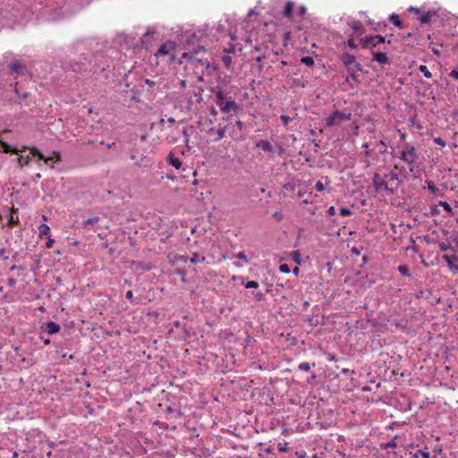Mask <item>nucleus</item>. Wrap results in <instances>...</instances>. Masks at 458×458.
Returning <instances> with one entry per match:
<instances>
[{"instance_id": "obj_48", "label": "nucleus", "mask_w": 458, "mask_h": 458, "mask_svg": "<svg viewBox=\"0 0 458 458\" xmlns=\"http://www.w3.org/2000/svg\"><path fill=\"white\" fill-rule=\"evenodd\" d=\"M350 72V77L352 81H354L357 84L360 83V81L358 79V74L356 73V72L354 71V69L352 68V71L349 72Z\"/></svg>"}, {"instance_id": "obj_32", "label": "nucleus", "mask_w": 458, "mask_h": 458, "mask_svg": "<svg viewBox=\"0 0 458 458\" xmlns=\"http://www.w3.org/2000/svg\"><path fill=\"white\" fill-rule=\"evenodd\" d=\"M205 259H206L205 257L199 258V255L198 253H194L193 256L191 258V263L196 264L199 262H203V261H205Z\"/></svg>"}, {"instance_id": "obj_3", "label": "nucleus", "mask_w": 458, "mask_h": 458, "mask_svg": "<svg viewBox=\"0 0 458 458\" xmlns=\"http://www.w3.org/2000/svg\"><path fill=\"white\" fill-rule=\"evenodd\" d=\"M352 118V114L350 112H341L339 110H335L332 113L331 115L326 118V125L331 127L335 124H340L344 121H349Z\"/></svg>"}, {"instance_id": "obj_46", "label": "nucleus", "mask_w": 458, "mask_h": 458, "mask_svg": "<svg viewBox=\"0 0 458 458\" xmlns=\"http://www.w3.org/2000/svg\"><path fill=\"white\" fill-rule=\"evenodd\" d=\"M352 67H353L355 72L359 71V72H361L362 73H367L368 72L367 71H363L362 65L360 63L356 62V61H355V64H352Z\"/></svg>"}, {"instance_id": "obj_63", "label": "nucleus", "mask_w": 458, "mask_h": 458, "mask_svg": "<svg viewBox=\"0 0 458 458\" xmlns=\"http://www.w3.org/2000/svg\"><path fill=\"white\" fill-rule=\"evenodd\" d=\"M225 52L230 54L235 52V47L232 44L229 45L228 47L225 48Z\"/></svg>"}, {"instance_id": "obj_36", "label": "nucleus", "mask_w": 458, "mask_h": 458, "mask_svg": "<svg viewBox=\"0 0 458 458\" xmlns=\"http://www.w3.org/2000/svg\"><path fill=\"white\" fill-rule=\"evenodd\" d=\"M439 205L450 215H454L452 207L446 201H439Z\"/></svg>"}, {"instance_id": "obj_51", "label": "nucleus", "mask_w": 458, "mask_h": 458, "mask_svg": "<svg viewBox=\"0 0 458 458\" xmlns=\"http://www.w3.org/2000/svg\"><path fill=\"white\" fill-rule=\"evenodd\" d=\"M235 258L244 260L246 263L249 262V259L246 258L244 252L241 251L235 255Z\"/></svg>"}, {"instance_id": "obj_4", "label": "nucleus", "mask_w": 458, "mask_h": 458, "mask_svg": "<svg viewBox=\"0 0 458 458\" xmlns=\"http://www.w3.org/2000/svg\"><path fill=\"white\" fill-rule=\"evenodd\" d=\"M8 67V74L12 76H15V78L18 75L25 74L27 72V67L24 64H22L20 60L12 58L9 64H7Z\"/></svg>"}, {"instance_id": "obj_27", "label": "nucleus", "mask_w": 458, "mask_h": 458, "mask_svg": "<svg viewBox=\"0 0 458 458\" xmlns=\"http://www.w3.org/2000/svg\"><path fill=\"white\" fill-rule=\"evenodd\" d=\"M98 221H99L98 216H94V217L89 218L83 222V227L87 228L89 225H93L97 224Z\"/></svg>"}, {"instance_id": "obj_21", "label": "nucleus", "mask_w": 458, "mask_h": 458, "mask_svg": "<svg viewBox=\"0 0 458 458\" xmlns=\"http://www.w3.org/2000/svg\"><path fill=\"white\" fill-rule=\"evenodd\" d=\"M443 259L447 263L448 267L454 273L458 271V265L454 261L449 260L447 256H443Z\"/></svg>"}, {"instance_id": "obj_12", "label": "nucleus", "mask_w": 458, "mask_h": 458, "mask_svg": "<svg viewBox=\"0 0 458 458\" xmlns=\"http://www.w3.org/2000/svg\"><path fill=\"white\" fill-rule=\"evenodd\" d=\"M372 61H376L380 64H386L389 63V59L386 56V54L384 52H373Z\"/></svg>"}, {"instance_id": "obj_60", "label": "nucleus", "mask_w": 458, "mask_h": 458, "mask_svg": "<svg viewBox=\"0 0 458 458\" xmlns=\"http://www.w3.org/2000/svg\"><path fill=\"white\" fill-rule=\"evenodd\" d=\"M16 284V280L13 277L7 279V285L10 287H14Z\"/></svg>"}, {"instance_id": "obj_16", "label": "nucleus", "mask_w": 458, "mask_h": 458, "mask_svg": "<svg viewBox=\"0 0 458 458\" xmlns=\"http://www.w3.org/2000/svg\"><path fill=\"white\" fill-rule=\"evenodd\" d=\"M257 148H262L266 152H271L273 150V146L267 140H261L256 143Z\"/></svg>"}, {"instance_id": "obj_15", "label": "nucleus", "mask_w": 458, "mask_h": 458, "mask_svg": "<svg viewBox=\"0 0 458 458\" xmlns=\"http://www.w3.org/2000/svg\"><path fill=\"white\" fill-rule=\"evenodd\" d=\"M167 160L168 163L176 169H180L182 165L181 160L178 157H174L172 152L169 153Z\"/></svg>"}, {"instance_id": "obj_22", "label": "nucleus", "mask_w": 458, "mask_h": 458, "mask_svg": "<svg viewBox=\"0 0 458 458\" xmlns=\"http://www.w3.org/2000/svg\"><path fill=\"white\" fill-rule=\"evenodd\" d=\"M17 210H18L17 208L16 209H14V208L13 209L12 214L10 216V218L8 219V222H7V225L9 226H13V225H17L19 223L18 216H16L14 217V214L17 213Z\"/></svg>"}, {"instance_id": "obj_14", "label": "nucleus", "mask_w": 458, "mask_h": 458, "mask_svg": "<svg viewBox=\"0 0 458 458\" xmlns=\"http://www.w3.org/2000/svg\"><path fill=\"white\" fill-rule=\"evenodd\" d=\"M293 9H294V3L292 1H287L285 4L284 9L283 11L284 16L288 19H292L293 14Z\"/></svg>"}, {"instance_id": "obj_7", "label": "nucleus", "mask_w": 458, "mask_h": 458, "mask_svg": "<svg viewBox=\"0 0 458 458\" xmlns=\"http://www.w3.org/2000/svg\"><path fill=\"white\" fill-rule=\"evenodd\" d=\"M340 60L346 67L348 72L352 71V64H355L356 61V57L353 55H351L349 53H344L343 55H341Z\"/></svg>"}, {"instance_id": "obj_38", "label": "nucleus", "mask_w": 458, "mask_h": 458, "mask_svg": "<svg viewBox=\"0 0 458 458\" xmlns=\"http://www.w3.org/2000/svg\"><path fill=\"white\" fill-rule=\"evenodd\" d=\"M444 256H447L449 260H452L454 262L458 261V253L455 250V249H454L453 253H447V254H445Z\"/></svg>"}, {"instance_id": "obj_62", "label": "nucleus", "mask_w": 458, "mask_h": 458, "mask_svg": "<svg viewBox=\"0 0 458 458\" xmlns=\"http://www.w3.org/2000/svg\"><path fill=\"white\" fill-rule=\"evenodd\" d=\"M125 297L126 299H128L131 302H133L134 301V299H133V293L131 291H128L126 293H125Z\"/></svg>"}, {"instance_id": "obj_8", "label": "nucleus", "mask_w": 458, "mask_h": 458, "mask_svg": "<svg viewBox=\"0 0 458 458\" xmlns=\"http://www.w3.org/2000/svg\"><path fill=\"white\" fill-rule=\"evenodd\" d=\"M31 154L33 155V157H38V159L40 160H44L46 165H49L51 168H54V165H50V163H48L49 161H52L55 157V156L57 157V159H59V155L55 152L53 153V156L51 157H46L38 148H33L31 149Z\"/></svg>"}, {"instance_id": "obj_2", "label": "nucleus", "mask_w": 458, "mask_h": 458, "mask_svg": "<svg viewBox=\"0 0 458 458\" xmlns=\"http://www.w3.org/2000/svg\"><path fill=\"white\" fill-rule=\"evenodd\" d=\"M216 104L225 114L237 113L239 106L232 97H227L221 89L216 91Z\"/></svg>"}, {"instance_id": "obj_37", "label": "nucleus", "mask_w": 458, "mask_h": 458, "mask_svg": "<svg viewBox=\"0 0 458 458\" xmlns=\"http://www.w3.org/2000/svg\"><path fill=\"white\" fill-rule=\"evenodd\" d=\"M225 130H226L225 127L219 128L216 131V138L214 140L217 141V140H221L222 138H224L225 135Z\"/></svg>"}, {"instance_id": "obj_35", "label": "nucleus", "mask_w": 458, "mask_h": 458, "mask_svg": "<svg viewBox=\"0 0 458 458\" xmlns=\"http://www.w3.org/2000/svg\"><path fill=\"white\" fill-rule=\"evenodd\" d=\"M242 280V284H244V286L246 288H258L259 287V283L256 282V281H247L246 283L243 282V278L242 277L241 278Z\"/></svg>"}, {"instance_id": "obj_17", "label": "nucleus", "mask_w": 458, "mask_h": 458, "mask_svg": "<svg viewBox=\"0 0 458 458\" xmlns=\"http://www.w3.org/2000/svg\"><path fill=\"white\" fill-rule=\"evenodd\" d=\"M0 145L2 147V150L1 151L4 152V153H14V154H17L18 151H19L16 148L12 147L11 145H9L5 141L0 140Z\"/></svg>"}, {"instance_id": "obj_54", "label": "nucleus", "mask_w": 458, "mask_h": 458, "mask_svg": "<svg viewBox=\"0 0 458 458\" xmlns=\"http://www.w3.org/2000/svg\"><path fill=\"white\" fill-rule=\"evenodd\" d=\"M287 445H288V443L287 442H284V443H279L278 444V449L279 451L281 452H286L288 450L287 448Z\"/></svg>"}, {"instance_id": "obj_10", "label": "nucleus", "mask_w": 458, "mask_h": 458, "mask_svg": "<svg viewBox=\"0 0 458 458\" xmlns=\"http://www.w3.org/2000/svg\"><path fill=\"white\" fill-rule=\"evenodd\" d=\"M156 33H157V31L154 28H148L146 33L142 36V38L140 40V46L142 48L148 50V38L152 37Z\"/></svg>"}, {"instance_id": "obj_34", "label": "nucleus", "mask_w": 458, "mask_h": 458, "mask_svg": "<svg viewBox=\"0 0 458 458\" xmlns=\"http://www.w3.org/2000/svg\"><path fill=\"white\" fill-rule=\"evenodd\" d=\"M222 61L225 64V66L227 68V69H230L231 68V64H232V57L228 55H223L222 57Z\"/></svg>"}, {"instance_id": "obj_5", "label": "nucleus", "mask_w": 458, "mask_h": 458, "mask_svg": "<svg viewBox=\"0 0 458 458\" xmlns=\"http://www.w3.org/2000/svg\"><path fill=\"white\" fill-rule=\"evenodd\" d=\"M372 183L376 191H386L390 193L394 192V189L389 187L388 183L381 177L378 173H375L372 178Z\"/></svg>"}, {"instance_id": "obj_40", "label": "nucleus", "mask_w": 458, "mask_h": 458, "mask_svg": "<svg viewBox=\"0 0 458 458\" xmlns=\"http://www.w3.org/2000/svg\"><path fill=\"white\" fill-rule=\"evenodd\" d=\"M278 269H279V271H280L281 273H284V274H288V273H290V271H291V270H290V267H289V265H288V264H285V263L281 264V265L279 266V268H278Z\"/></svg>"}, {"instance_id": "obj_20", "label": "nucleus", "mask_w": 458, "mask_h": 458, "mask_svg": "<svg viewBox=\"0 0 458 458\" xmlns=\"http://www.w3.org/2000/svg\"><path fill=\"white\" fill-rule=\"evenodd\" d=\"M389 21L395 26V27H398V28H402L403 27V22L402 21L400 20L399 16L395 13H393L389 16Z\"/></svg>"}, {"instance_id": "obj_47", "label": "nucleus", "mask_w": 458, "mask_h": 458, "mask_svg": "<svg viewBox=\"0 0 458 458\" xmlns=\"http://www.w3.org/2000/svg\"><path fill=\"white\" fill-rule=\"evenodd\" d=\"M293 260L296 264L298 265H301V254L299 253V251H294L293 253Z\"/></svg>"}, {"instance_id": "obj_43", "label": "nucleus", "mask_w": 458, "mask_h": 458, "mask_svg": "<svg viewBox=\"0 0 458 458\" xmlns=\"http://www.w3.org/2000/svg\"><path fill=\"white\" fill-rule=\"evenodd\" d=\"M395 438H396V437L394 439H392L391 441H389L386 444H385L384 445V448L385 449L395 448L397 446V444L395 442Z\"/></svg>"}, {"instance_id": "obj_23", "label": "nucleus", "mask_w": 458, "mask_h": 458, "mask_svg": "<svg viewBox=\"0 0 458 458\" xmlns=\"http://www.w3.org/2000/svg\"><path fill=\"white\" fill-rule=\"evenodd\" d=\"M17 85H18V82L15 81L14 82V91H15V94L21 99H25L29 97V92L27 91H21L20 89L17 88Z\"/></svg>"}, {"instance_id": "obj_31", "label": "nucleus", "mask_w": 458, "mask_h": 458, "mask_svg": "<svg viewBox=\"0 0 458 458\" xmlns=\"http://www.w3.org/2000/svg\"><path fill=\"white\" fill-rule=\"evenodd\" d=\"M419 70L423 73V75L426 78H428V79L431 78L432 74L428 71V67L426 65H424V64L420 65Z\"/></svg>"}, {"instance_id": "obj_28", "label": "nucleus", "mask_w": 458, "mask_h": 458, "mask_svg": "<svg viewBox=\"0 0 458 458\" xmlns=\"http://www.w3.org/2000/svg\"><path fill=\"white\" fill-rule=\"evenodd\" d=\"M301 62L310 67L314 64V59L312 56H303L301 58Z\"/></svg>"}, {"instance_id": "obj_44", "label": "nucleus", "mask_w": 458, "mask_h": 458, "mask_svg": "<svg viewBox=\"0 0 458 458\" xmlns=\"http://www.w3.org/2000/svg\"><path fill=\"white\" fill-rule=\"evenodd\" d=\"M428 189L434 194H436L437 191H438V188L431 181L428 182Z\"/></svg>"}, {"instance_id": "obj_61", "label": "nucleus", "mask_w": 458, "mask_h": 458, "mask_svg": "<svg viewBox=\"0 0 458 458\" xmlns=\"http://www.w3.org/2000/svg\"><path fill=\"white\" fill-rule=\"evenodd\" d=\"M55 240L51 238L50 235L47 236V242H46L47 248H51L53 246Z\"/></svg>"}, {"instance_id": "obj_49", "label": "nucleus", "mask_w": 458, "mask_h": 458, "mask_svg": "<svg viewBox=\"0 0 458 458\" xmlns=\"http://www.w3.org/2000/svg\"><path fill=\"white\" fill-rule=\"evenodd\" d=\"M254 297H255L256 301H261L265 298V293L259 291V292L254 293Z\"/></svg>"}, {"instance_id": "obj_45", "label": "nucleus", "mask_w": 458, "mask_h": 458, "mask_svg": "<svg viewBox=\"0 0 458 458\" xmlns=\"http://www.w3.org/2000/svg\"><path fill=\"white\" fill-rule=\"evenodd\" d=\"M298 369L303 371H309L310 369V364L309 362H301L299 364Z\"/></svg>"}, {"instance_id": "obj_18", "label": "nucleus", "mask_w": 458, "mask_h": 458, "mask_svg": "<svg viewBox=\"0 0 458 458\" xmlns=\"http://www.w3.org/2000/svg\"><path fill=\"white\" fill-rule=\"evenodd\" d=\"M351 27L359 36L362 35L364 32L363 25L360 21H353L351 23Z\"/></svg>"}, {"instance_id": "obj_52", "label": "nucleus", "mask_w": 458, "mask_h": 458, "mask_svg": "<svg viewBox=\"0 0 458 458\" xmlns=\"http://www.w3.org/2000/svg\"><path fill=\"white\" fill-rule=\"evenodd\" d=\"M347 45L352 49H357L358 47L357 44L354 42V39L352 38L348 39Z\"/></svg>"}, {"instance_id": "obj_30", "label": "nucleus", "mask_w": 458, "mask_h": 458, "mask_svg": "<svg viewBox=\"0 0 458 458\" xmlns=\"http://www.w3.org/2000/svg\"><path fill=\"white\" fill-rule=\"evenodd\" d=\"M438 247L440 249L441 251H448V250H454V247L451 246L449 243H445V242H439L438 243Z\"/></svg>"}, {"instance_id": "obj_13", "label": "nucleus", "mask_w": 458, "mask_h": 458, "mask_svg": "<svg viewBox=\"0 0 458 458\" xmlns=\"http://www.w3.org/2000/svg\"><path fill=\"white\" fill-rule=\"evenodd\" d=\"M403 148L406 150L407 155H408L409 158L411 159V163L413 164L418 158L416 148L409 143H406L403 146Z\"/></svg>"}, {"instance_id": "obj_6", "label": "nucleus", "mask_w": 458, "mask_h": 458, "mask_svg": "<svg viewBox=\"0 0 458 458\" xmlns=\"http://www.w3.org/2000/svg\"><path fill=\"white\" fill-rule=\"evenodd\" d=\"M360 42L362 44V46H361L362 48H367L369 47V45L372 47H375L378 44L385 43L386 38L381 35L368 36L364 38H361Z\"/></svg>"}, {"instance_id": "obj_64", "label": "nucleus", "mask_w": 458, "mask_h": 458, "mask_svg": "<svg viewBox=\"0 0 458 458\" xmlns=\"http://www.w3.org/2000/svg\"><path fill=\"white\" fill-rule=\"evenodd\" d=\"M295 455L298 458H305L306 457V453L304 451H296L295 452Z\"/></svg>"}, {"instance_id": "obj_9", "label": "nucleus", "mask_w": 458, "mask_h": 458, "mask_svg": "<svg viewBox=\"0 0 458 458\" xmlns=\"http://www.w3.org/2000/svg\"><path fill=\"white\" fill-rule=\"evenodd\" d=\"M175 49L174 42L173 41H167L160 46L158 50L156 52V55H168L170 51Z\"/></svg>"}, {"instance_id": "obj_57", "label": "nucleus", "mask_w": 458, "mask_h": 458, "mask_svg": "<svg viewBox=\"0 0 458 458\" xmlns=\"http://www.w3.org/2000/svg\"><path fill=\"white\" fill-rule=\"evenodd\" d=\"M430 214L432 216L439 214V209L437 208V206L433 205V206L430 207Z\"/></svg>"}, {"instance_id": "obj_50", "label": "nucleus", "mask_w": 458, "mask_h": 458, "mask_svg": "<svg viewBox=\"0 0 458 458\" xmlns=\"http://www.w3.org/2000/svg\"><path fill=\"white\" fill-rule=\"evenodd\" d=\"M386 177H389L390 180L397 181L399 179L398 174L394 171H391Z\"/></svg>"}, {"instance_id": "obj_25", "label": "nucleus", "mask_w": 458, "mask_h": 458, "mask_svg": "<svg viewBox=\"0 0 458 458\" xmlns=\"http://www.w3.org/2000/svg\"><path fill=\"white\" fill-rule=\"evenodd\" d=\"M433 13L431 12H428L427 13L422 14L419 20L422 24H427L431 21Z\"/></svg>"}, {"instance_id": "obj_55", "label": "nucleus", "mask_w": 458, "mask_h": 458, "mask_svg": "<svg viewBox=\"0 0 458 458\" xmlns=\"http://www.w3.org/2000/svg\"><path fill=\"white\" fill-rule=\"evenodd\" d=\"M434 142L437 145H440L442 147H445V141L440 138V137H437V138H435L434 139Z\"/></svg>"}, {"instance_id": "obj_58", "label": "nucleus", "mask_w": 458, "mask_h": 458, "mask_svg": "<svg viewBox=\"0 0 458 458\" xmlns=\"http://www.w3.org/2000/svg\"><path fill=\"white\" fill-rule=\"evenodd\" d=\"M144 83L148 85L149 88H153L157 84L154 81H151L149 79H145Z\"/></svg>"}, {"instance_id": "obj_53", "label": "nucleus", "mask_w": 458, "mask_h": 458, "mask_svg": "<svg viewBox=\"0 0 458 458\" xmlns=\"http://www.w3.org/2000/svg\"><path fill=\"white\" fill-rule=\"evenodd\" d=\"M281 121L283 122L284 125H287L288 123L292 120L290 116L282 114L280 116Z\"/></svg>"}, {"instance_id": "obj_1", "label": "nucleus", "mask_w": 458, "mask_h": 458, "mask_svg": "<svg viewBox=\"0 0 458 458\" xmlns=\"http://www.w3.org/2000/svg\"><path fill=\"white\" fill-rule=\"evenodd\" d=\"M206 48L202 46H199L196 49L192 51L184 52L182 55L183 59L188 60L191 65L193 67V72L195 76L198 78L199 81H204L205 71L212 70L216 71L218 69L217 64H211L208 58H204L202 56H199L200 52H205Z\"/></svg>"}, {"instance_id": "obj_11", "label": "nucleus", "mask_w": 458, "mask_h": 458, "mask_svg": "<svg viewBox=\"0 0 458 458\" xmlns=\"http://www.w3.org/2000/svg\"><path fill=\"white\" fill-rule=\"evenodd\" d=\"M43 327H45V329L47 330L48 335L56 334L60 330V326L57 323L53 322V321H49V322L44 324V326H42V328Z\"/></svg>"}, {"instance_id": "obj_39", "label": "nucleus", "mask_w": 458, "mask_h": 458, "mask_svg": "<svg viewBox=\"0 0 458 458\" xmlns=\"http://www.w3.org/2000/svg\"><path fill=\"white\" fill-rule=\"evenodd\" d=\"M400 158L408 163V164H412L411 159L409 158L408 155H407V152L406 150L403 148V151L401 152V155H400Z\"/></svg>"}, {"instance_id": "obj_24", "label": "nucleus", "mask_w": 458, "mask_h": 458, "mask_svg": "<svg viewBox=\"0 0 458 458\" xmlns=\"http://www.w3.org/2000/svg\"><path fill=\"white\" fill-rule=\"evenodd\" d=\"M397 270L403 276L410 277L411 276V273H410V270H409V268H408V267L406 265H400L397 267Z\"/></svg>"}, {"instance_id": "obj_19", "label": "nucleus", "mask_w": 458, "mask_h": 458, "mask_svg": "<svg viewBox=\"0 0 458 458\" xmlns=\"http://www.w3.org/2000/svg\"><path fill=\"white\" fill-rule=\"evenodd\" d=\"M50 234V227L47 224H41L38 226V236H48Z\"/></svg>"}, {"instance_id": "obj_26", "label": "nucleus", "mask_w": 458, "mask_h": 458, "mask_svg": "<svg viewBox=\"0 0 458 458\" xmlns=\"http://www.w3.org/2000/svg\"><path fill=\"white\" fill-rule=\"evenodd\" d=\"M431 294V290H420L417 293H416V298L417 299H421V298H428L429 295Z\"/></svg>"}, {"instance_id": "obj_41", "label": "nucleus", "mask_w": 458, "mask_h": 458, "mask_svg": "<svg viewBox=\"0 0 458 458\" xmlns=\"http://www.w3.org/2000/svg\"><path fill=\"white\" fill-rule=\"evenodd\" d=\"M339 213H340V216H347L352 215V212L350 208L343 207L340 208Z\"/></svg>"}, {"instance_id": "obj_42", "label": "nucleus", "mask_w": 458, "mask_h": 458, "mask_svg": "<svg viewBox=\"0 0 458 458\" xmlns=\"http://www.w3.org/2000/svg\"><path fill=\"white\" fill-rule=\"evenodd\" d=\"M175 274L179 275L181 276V280L183 282V283H187V279H186V271L185 270H182V269H177L175 271Z\"/></svg>"}, {"instance_id": "obj_59", "label": "nucleus", "mask_w": 458, "mask_h": 458, "mask_svg": "<svg viewBox=\"0 0 458 458\" xmlns=\"http://www.w3.org/2000/svg\"><path fill=\"white\" fill-rule=\"evenodd\" d=\"M273 216L279 222L283 219V214L280 211H276Z\"/></svg>"}, {"instance_id": "obj_33", "label": "nucleus", "mask_w": 458, "mask_h": 458, "mask_svg": "<svg viewBox=\"0 0 458 458\" xmlns=\"http://www.w3.org/2000/svg\"><path fill=\"white\" fill-rule=\"evenodd\" d=\"M413 456L416 458H419V456H422L423 458H429L430 454L428 451L417 450Z\"/></svg>"}, {"instance_id": "obj_29", "label": "nucleus", "mask_w": 458, "mask_h": 458, "mask_svg": "<svg viewBox=\"0 0 458 458\" xmlns=\"http://www.w3.org/2000/svg\"><path fill=\"white\" fill-rule=\"evenodd\" d=\"M138 268H140L143 271H149L151 269V265L149 263L140 261L136 264Z\"/></svg>"}, {"instance_id": "obj_56", "label": "nucleus", "mask_w": 458, "mask_h": 458, "mask_svg": "<svg viewBox=\"0 0 458 458\" xmlns=\"http://www.w3.org/2000/svg\"><path fill=\"white\" fill-rule=\"evenodd\" d=\"M315 188L317 191H322L325 190V186L324 184L320 182V181H318L315 184Z\"/></svg>"}]
</instances>
